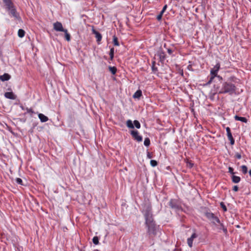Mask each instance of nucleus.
Instances as JSON below:
<instances>
[{
  "label": "nucleus",
  "mask_w": 251,
  "mask_h": 251,
  "mask_svg": "<svg viewBox=\"0 0 251 251\" xmlns=\"http://www.w3.org/2000/svg\"><path fill=\"white\" fill-rule=\"evenodd\" d=\"M143 212L146 220V226L148 228V233L149 234L153 233L155 230V225L153 221L151 207L150 204L145 206Z\"/></svg>",
  "instance_id": "1"
},
{
  "label": "nucleus",
  "mask_w": 251,
  "mask_h": 251,
  "mask_svg": "<svg viewBox=\"0 0 251 251\" xmlns=\"http://www.w3.org/2000/svg\"><path fill=\"white\" fill-rule=\"evenodd\" d=\"M236 90L235 86L230 83L225 82L222 84V87L220 89H218L217 92L219 94L228 93L229 95H232L235 93Z\"/></svg>",
  "instance_id": "2"
},
{
  "label": "nucleus",
  "mask_w": 251,
  "mask_h": 251,
  "mask_svg": "<svg viewBox=\"0 0 251 251\" xmlns=\"http://www.w3.org/2000/svg\"><path fill=\"white\" fill-rule=\"evenodd\" d=\"M220 68V64L219 63H218L216 64V65L211 69L210 70V75L211 76L209 79V80L207 82V84H210L212 81L213 79L215 77H217L220 79H222V77L217 75V73Z\"/></svg>",
  "instance_id": "3"
},
{
  "label": "nucleus",
  "mask_w": 251,
  "mask_h": 251,
  "mask_svg": "<svg viewBox=\"0 0 251 251\" xmlns=\"http://www.w3.org/2000/svg\"><path fill=\"white\" fill-rule=\"evenodd\" d=\"M6 8L9 11V14L11 15L12 17L17 19L19 18V15L17 12L16 8L13 4L6 7Z\"/></svg>",
  "instance_id": "4"
},
{
  "label": "nucleus",
  "mask_w": 251,
  "mask_h": 251,
  "mask_svg": "<svg viewBox=\"0 0 251 251\" xmlns=\"http://www.w3.org/2000/svg\"><path fill=\"white\" fill-rule=\"evenodd\" d=\"M130 134L132 137L138 142H141L142 141V137L139 135V132L137 130H131L130 131Z\"/></svg>",
  "instance_id": "5"
},
{
  "label": "nucleus",
  "mask_w": 251,
  "mask_h": 251,
  "mask_svg": "<svg viewBox=\"0 0 251 251\" xmlns=\"http://www.w3.org/2000/svg\"><path fill=\"white\" fill-rule=\"evenodd\" d=\"M53 29L56 31L62 32H64L66 29L63 27L62 24L59 22H56L53 24Z\"/></svg>",
  "instance_id": "6"
},
{
  "label": "nucleus",
  "mask_w": 251,
  "mask_h": 251,
  "mask_svg": "<svg viewBox=\"0 0 251 251\" xmlns=\"http://www.w3.org/2000/svg\"><path fill=\"white\" fill-rule=\"evenodd\" d=\"M226 131L228 139L230 141V143L231 145H233L234 144V140L232 137L230 128L229 127H227L226 128Z\"/></svg>",
  "instance_id": "7"
},
{
  "label": "nucleus",
  "mask_w": 251,
  "mask_h": 251,
  "mask_svg": "<svg viewBox=\"0 0 251 251\" xmlns=\"http://www.w3.org/2000/svg\"><path fill=\"white\" fill-rule=\"evenodd\" d=\"M169 205L172 209H178L179 208V206L174 200H171L169 202Z\"/></svg>",
  "instance_id": "8"
},
{
  "label": "nucleus",
  "mask_w": 251,
  "mask_h": 251,
  "mask_svg": "<svg viewBox=\"0 0 251 251\" xmlns=\"http://www.w3.org/2000/svg\"><path fill=\"white\" fill-rule=\"evenodd\" d=\"M197 237V234L195 233H194L190 238H188L187 244L190 248H191L193 246V241L194 239L196 238Z\"/></svg>",
  "instance_id": "9"
},
{
  "label": "nucleus",
  "mask_w": 251,
  "mask_h": 251,
  "mask_svg": "<svg viewBox=\"0 0 251 251\" xmlns=\"http://www.w3.org/2000/svg\"><path fill=\"white\" fill-rule=\"evenodd\" d=\"M4 97L7 99L11 100H15L17 98L16 96L12 92L5 93Z\"/></svg>",
  "instance_id": "10"
},
{
  "label": "nucleus",
  "mask_w": 251,
  "mask_h": 251,
  "mask_svg": "<svg viewBox=\"0 0 251 251\" xmlns=\"http://www.w3.org/2000/svg\"><path fill=\"white\" fill-rule=\"evenodd\" d=\"M10 78L11 76L7 73H5L3 75L0 76V80L2 81L8 80Z\"/></svg>",
  "instance_id": "11"
},
{
  "label": "nucleus",
  "mask_w": 251,
  "mask_h": 251,
  "mask_svg": "<svg viewBox=\"0 0 251 251\" xmlns=\"http://www.w3.org/2000/svg\"><path fill=\"white\" fill-rule=\"evenodd\" d=\"M93 33L95 35V37L97 38V41L98 42L100 41L102 38L101 34L95 29H93Z\"/></svg>",
  "instance_id": "12"
},
{
  "label": "nucleus",
  "mask_w": 251,
  "mask_h": 251,
  "mask_svg": "<svg viewBox=\"0 0 251 251\" xmlns=\"http://www.w3.org/2000/svg\"><path fill=\"white\" fill-rule=\"evenodd\" d=\"M38 117L40 120L41 122H46L48 121V118L42 113H40L38 114Z\"/></svg>",
  "instance_id": "13"
},
{
  "label": "nucleus",
  "mask_w": 251,
  "mask_h": 251,
  "mask_svg": "<svg viewBox=\"0 0 251 251\" xmlns=\"http://www.w3.org/2000/svg\"><path fill=\"white\" fill-rule=\"evenodd\" d=\"M234 119L236 121H240L241 122H242L245 123H247V122H248V120L246 118L239 117L237 115H235L234 116Z\"/></svg>",
  "instance_id": "14"
},
{
  "label": "nucleus",
  "mask_w": 251,
  "mask_h": 251,
  "mask_svg": "<svg viewBox=\"0 0 251 251\" xmlns=\"http://www.w3.org/2000/svg\"><path fill=\"white\" fill-rule=\"evenodd\" d=\"M232 181L233 182L235 183H239L241 180V178L239 176H236L234 175H232L231 176Z\"/></svg>",
  "instance_id": "15"
},
{
  "label": "nucleus",
  "mask_w": 251,
  "mask_h": 251,
  "mask_svg": "<svg viewBox=\"0 0 251 251\" xmlns=\"http://www.w3.org/2000/svg\"><path fill=\"white\" fill-rule=\"evenodd\" d=\"M205 216L208 219H209L211 221H212L215 216L214 214L211 212L205 213Z\"/></svg>",
  "instance_id": "16"
},
{
  "label": "nucleus",
  "mask_w": 251,
  "mask_h": 251,
  "mask_svg": "<svg viewBox=\"0 0 251 251\" xmlns=\"http://www.w3.org/2000/svg\"><path fill=\"white\" fill-rule=\"evenodd\" d=\"M142 95V91L140 90H137L133 95L134 98L139 99Z\"/></svg>",
  "instance_id": "17"
},
{
  "label": "nucleus",
  "mask_w": 251,
  "mask_h": 251,
  "mask_svg": "<svg viewBox=\"0 0 251 251\" xmlns=\"http://www.w3.org/2000/svg\"><path fill=\"white\" fill-rule=\"evenodd\" d=\"M126 126L129 128H133L134 125L132 123V122L130 120H128L126 123Z\"/></svg>",
  "instance_id": "18"
},
{
  "label": "nucleus",
  "mask_w": 251,
  "mask_h": 251,
  "mask_svg": "<svg viewBox=\"0 0 251 251\" xmlns=\"http://www.w3.org/2000/svg\"><path fill=\"white\" fill-rule=\"evenodd\" d=\"M25 32L23 29H19L18 32V35L19 37L23 38L25 36Z\"/></svg>",
  "instance_id": "19"
},
{
  "label": "nucleus",
  "mask_w": 251,
  "mask_h": 251,
  "mask_svg": "<svg viewBox=\"0 0 251 251\" xmlns=\"http://www.w3.org/2000/svg\"><path fill=\"white\" fill-rule=\"evenodd\" d=\"M65 34V38L67 41H70L71 40V36L70 34L68 33L67 29H65L64 31Z\"/></svg>",
  "instance_id": "20"
},
{
  "label": "nucleus",
  "mask_w": 251,
  "mask_h": 251,
  "mask_svg": "<svg viewBox=\"0 0 251 251\" xmlns=\"http://www.w3.org/2000/svg\"><path fill=\"white\" fill-rule=\"evenodd\" d=\"M219 224L220 225V227H219V229L222 230L224 232V233L226 234L227 232L226 228L225 227L223 223H220Z\"/></svg>",
  "instance_id": "21"
},
{
  "label": "nucleus",
  "mask_w": 251,
  "mask_h": 251,
  "mask_svg": "<svg viewBox=\"0 0 251 251\" xmlns=\"http://www.w3.org/2000/svg\"><path fill=\"white\" fill-rule=\"evenodd\" d=\"M3 1L6 6V7L13 4L11 0H3Z\"/></svg>",
  "instance_id": "22"
},
{
  "label": "nucleus",
  "mask_w": 251,
  "mask_h": 251,
  "mask_svg": "<svg viewBox=\"0 0 251 251\" xmlns=\"http://www.w3.org/2000/svg\"><path fill=\"white\" fill-rule=\"evenodd\" d=\"M109 71L111 72V73H112L113 75L115 74V73H116L117 69H116V67H111V66H109Z\"/></svg>",
  "instance_id": "23"
},
{
  "label": "nucleus",
  "mask_w": 251,
  "mask_h": 251,
  "mask_svg": "<svg viewBox=\"0 0 251 251\" xmlns=\"http://www.w3.org/2000/svg\"><path fill=\"white\" fill-rule=\"evenodd\" d=\"M144 144L145 146L148 147L150 145V140L149 138H145Z\"/></svg>",
  "instance_id": "24"
},
{
  "label": "nucleus",
  "mask_w": 251,
  "mask_h": 251,
  "mask_svg": "<svg viewBox=\"0 0 251 251\" xmlns=\"http://www.w3.org/2000/svg\"><path fill=\"white\" fill-rule=\"evenodd\" d=\"M114 49L113 48H112L110 49V51L109 52V55H110L111 60H112L114 57Z\"/></svg>",
  "instance_id": "25"
},
{
  "label": "nucleus",
  "mask_w": 251,
  "mask_h": 251,
  "mask_svg": "<svg viewBox=\"0 0 251 251\" xmlns=\"http://www.w3.org/2000/svg\"><path fill=\"white\" fill-rule=\"evenodd\" d=\"M211 222L214 224H216V223H220V221L219 220V219L216 217V216H215V217L213 219V220L211 221Z\"/></svg>",
  "instance_id": "26"
},
{
  "label": "nucleus",
  "mask_w": 251,
  "mask_h": 251,
  "mask_svg": "<svg viewBox=\"0 0 251 251\" xmlns=\"http://www.w3.org/2000/svg\"><path fill=\"white\" fill-rule=\"evenodd\" d=\"M113 44L114 46H119V44L118 41V38L115 36H113Z\"/></svg>",
  "instance_id": "27"
},
{
  "label": "nucleus",
  "mask_w": 251,
  "mask_h": 251,
  "mask_svg": "<svg viewBox=\"0 0 251 251\" xmlns=\"http://www.w3.org/2000/svg\"><path fill=\"white\" fill-rule=\"evenodd\" d=\"M242 171L244 174H246L248 171L247 167L245 165H242L241 167Z\"/></svg>",
  "instance_id": "28"
},
{
  "label": "nucleus",
  "mask_w": 251,
  "mask_h": 251,
  "mask_svg": "<svg viewBox=\"0 0 251 251\" xmlns=\"http://www.w3.org/2000/svg\"><path fill=\"white\" fill-rule=\"evenodd\" d=\"M93 242L95 245L99 244V238L97 236H95L93 238Z\"/></svg>",
  "instance_id": "29"
},
{
  "label": "nucleus",
  "mask_w": 251,
  "mask_h": 251,
  "mask_svg": "<svg viewBox=\"0 0 251 251\" xmlns=\"http://www.w3.org/2000/svg\"><path fill=\"white\" fill-rule=\"evenodd\" d=\"M134 126H135L137 128H140V127H141V125H140V123L137 121V120H135L134 121Z\"/></svg>",
  "instance_id": "30"
},
{
  "label": "nucleus",
  "mask_w": 251,
  "mask_h": 251,
  "mask_svg": "<svg viewBox=\"0 0 251 251\" xmlns=\"http://www.w3.org/2000/svg\"><path fill=\"white\" fill-rule=\"evenodd\" d=\"M150 164L151 166L152 167H155L157 165V162L155 160H151L150 161Z\"/></svg>",
  "instance_id": "31"
},
{
  "label": "nucleus",
  "mask_w": 251,
  "mask_h": 251,
  "mask_svg": "<svg viewBox=\"0 0 251 251\" xmlns=\"http://www.w3.org/2000/svg\"><path fill=\"white\" fill-rule=\"evenodd\" d=\"M220 205L224 211H227V208L226 207V206L225 205V204H224V203L223 202H221L220 203Z\"/></svg>",
  "instance_id": "32"
},
{
  "label": "nucleus",
  "mask_w": 251,
  "mask_h": 251,
  "mask_svg": "<svg viewBox=\"0 0 251 251\" xmlns=\"http://www.w3.org/2000/svg\"><path fill=\"white\" fill-rule=\"evenodd\" d=\"M152 71L154 72H156L157 70V68L156 67H155V62H153L152 63Z\"/></svg>",
  "instance_id": "33"
},
{
  "label": "nucleus",
  "mask_w": 251,
  "mask_h": 251,
  "mask_svg": "<svg viewBox=\"0 0 251 251\" xmlns=\"http://www.w3.org/2000/svg\"><path fill=\"white\" fill-rule=\"evenodd\" d=\"M16 182L21 185H22V180L20 178H17L16 179Z\"/></svg>",
  "instance_id": "34"
},
{
  "label": "nucleus",
  "mask_w": 251,
  "mask_h": 251,
  "mask_svg": "<svg viewBox=\"0 0 251 251\" xmlns=\"http://www.w3.org/2000/svg\"><path fill=\"white\" fill-rule=\"evenodd\" d=\"M26 112L27 113H34V111L32 110V109H31V108H26Z\"/></svg>",
  "instance_id": "35"
},
{
  "label": "nucleus",
  "mask_w": 251,
  "mask_h": 251,
  "mask_svg": "<svg viewBox=\"0 0 251 251\" xmlns=\"http://www.w3.org/2000/svg\"><path fill=\"white\" fill-rule=\"evenodd\" d=\"M163 14V13H162V12H160V14L158 15H157V18H156L158 20H160L162 18Z\"/></svg>",
  "instance_id": "36"
},
{
  "label": "nucleus",
  "mask_w": 251,
  "mask_h": 251,
  "mask_svg": "<svg viewBox=\"0 0 251 251\" xmlns=\"http://www.w3.org/2000/svg\"><path fill=\"white\" fill-rule=\"evenodd\" d=\"M228 172L232 175H233L234 174V173L233 172V169L230 167H229V168H228Z\"/></svg>",
  "instance_id": "37"
},
{
  "label": "nucleus",
  "mask_w": 251,
  "mask_h": 251,
  "mask_svg": "<svg viewBox=\"0 0 251 251\" xmlns=\"http://www.w3.org/2000/svg\"><path fill=\"white\" fill-rule=\"evenodd\" d=\"M167 7V5H165L164 6V7H163V9H162V10L161 11V12H162V13H164V12H165V11L166 10V8Z\"/></svg>",
  "instance_id": "38"
},
{
  "label": "nucleus",
  "mask_w": 251,
  "mask_h": 251,
  "mask_svg": "<svg viewBox=\"0 0 251 251\" xmlns=\"http://www.w3.org/2000/svg\"><path fill=\"white\" fill-rule=\"evenodd\" d=\"M233 190L235 192H237L238 190V187L237 185H235L233 187Z\"/></svg>",
  "instance_id": "39"
},
{
  "label": "nucleus",
  "mask_w": 251,
  "mask_h": 251,
  "mask_svg": "<svg viewBox=\"0 0 251 251\" xmlns=\"http://www.w3.org/2000/svg\"><path fill=\"white\" fill-rule=\"evenodd\" d=\"M187 166L189 168H192L193 166V163H192V162H188Z\"/></svg>",
  "instance_id": "40"
},
{
  "label": "nucleus",
  "mask_w": 251,
  "mask_h": 251,
  "mask_svg": "<svg viewBox=\"0 0 251 251\" xmlns=\"http://www.w3.org/2000/svg\"><path fill=\"white\" fill-rule=\"evenodd\" d=\"M167 52L169 54L171 55L173 53V50L170 49H168Z\"/></svg>",
  "instance_id": "41"
},
{
  "label": "nucleus",
  "mask_w": 251,
  "mask_h": 251,
  "mask_svg": "<svg viewBox=\"0 0 251 251\" xmlns=\"http://www.w3.org/2000/svg\"><path fill=\"white\" fill-rule=\"evenodd\" d=\"M236 157L238 159H241V155L239 153H237L235 155Z\"/></svg>",
  "instance_id": "42"
},
{
  "label": "nucleus",
  "mask_w": 251,
  "mask_h": 251,
  "mask_svg": "<svg viewBox=\"0 0 251 251\" xmlns=\"http://www.w3.org/2000/svg\"><path fill=\"white\" fill-rule=\"evenodd\" d=\"M147 156L148 158H151V155L150 153L149 152H148Z\"/></svg>",
  "instance_id": "43"
},
{
  "label": "nucleus",
  "mask_w": 251,
  "mask_h": 251,
  "mask_svg": "<svg viewBox=\"0 0 251 251\" xmlns=\"http://www.w3.org/2000/svg\"><path fill=\"white\" fill-rule=\"evenodd\" d=\"M249 174L251 176V169L249 171Z\"/></svg>",
  "instance_id": "44"
},
{
  "label": "nucleus",
  "mask_w": 251,
  "mask_h": 251,
  "mask_svg": "<svg viewBox=\"0 0 251 251\" xmlns=\"http://www.w3.org/2000/svg\"><path fill=\"white\" fill-rule=\"evenodd\" d=\"M99 251V250H94V251Z\"/></svg>",
  "instance_id": "45"
},
{
  "label": "nucleus",
  "mask_w": 251,
  "mask_h": 251,
  "mask_svg": "<svg viewBox=\"0 0 251 251\" xmlns=\"http://www.w3.org/2000/svg\"><path fill=\"white\" fill-rule=\"evenodd\" d=\"M22 109H23V110L24 109V108L23 106L22 107Z\"/></svg>",
  "instance_id": "46"
}]
</instances>
